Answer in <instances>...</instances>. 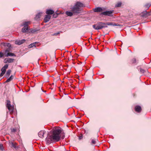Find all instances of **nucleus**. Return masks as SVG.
<instances>
[{"mask_svg":"<svg viewBox=\"0 0 151 151\" xmlns=\"http://www.w3.org/2000/svg\"><path fill=\"white\" fill-rule=\"evenodd\" d=\"M62 132V129L60 127H54L48 133L46 139V144L49 145L53 142L59 141L61 137L60 134Z\"/></svg>","mask_w":151,"mask_h":151,"instance_id":"nucleus-1","label":"nucleus"},{"mask_svg":"<svg viewBox=\"0 0 151 151\" xmlns=\"http://www.w3.org/2000/svg\"><path fill=\"white\" fill-rule=\"evenodd\" d=\"M83 6V4L80 2H77L75 6L70 8L71 12L67 11L65 13L68 16H72L73 14H77L80 12V8Z\"/></svg>","mask_w":151,"mask_h":151,"instance_id":"nucleus-2","label":"nucleus"},{"mask_svg":"<svg viewBox=\"0 0 151 151\" xmlns=\"http://www.w3.org/2000/svg\"><path fill=\"white\" fill-rule=\"evenodd\" d=\"M93 27L96 30L100 29L104 27H106L107 26H106V24L105 23L99 22L96 24L93 25Z\"/></svg>","mask_w":151,"mask_h":151,"instance_id":"nucleus-3","label":"nucleus"},{"mask_svg":"<svg viewBox=\"0 0 151 151\" xmlns=\"http://www.w3.org/2000/svg\"><path fill=\"white\" fill-rule=\"evenodd\" d=\"M30 22H24L23 23V25L24 26L22 29V31L23 32H26L28 29V25L30 24Z\"/></svg>","mask_w":151,"mask_h":151,"instance_id":"nucleus-4","label":"nucleus"},{"mask_svg":"<svg viewBox=\"0 0 151 151\" xmlns=\"http://www.w3.org/2000/svg\"><path fill=\"white\" fill-rule=\"evenodd\" d=\"M113 11H109L102 12L101 14L105 16H112Z\"/></svg>","mask_w":151,"mask_h":151,"instance_id":"nucleus-5","label":"nucleus"},{"mask_svg":"<svg viewBox=\"0 0 151 151\" xmlns=\"http://www.w3.org/2000/svg\"><path fill=\"white\" fill-rule=\"evenodd\" d=\"M6 106L8 109L9 110V111H10V113L11 114L12 111L13 109L11 105L10 102L9 101H7Z\"/></svg>","mask_w":151,"mask_h":151,"instance_id":"nucleus-6","label":"nucleus"},{"mask_svg":"<svg viewBox=\"0 0 151 151\" xmlns=\"http://www.w3.org/2000/svg\"><path fill=\"white\" fill-rule=\"evenodd\" d=\"M46 132L44 130H41L38 133V135L39 136L42 138L44 137V134Z\"/></svg>","mask_w":151,"mask_h":151,"instance_id":"nucleus-7","label":"nucleus"},{"mask_svg":"<svg viewBox=\"0 0 151 151\" xmlns=\"http://www.w3.org/2000/svg\"><path fill=\"white\" fill-rule=\"evenodd\" d=\"M14 59L11 58H6L4 60V62L5 63H11L14 62Z\"/></svg>","mask_w":151,"mask_h":151,"instance_id":"nucleus-8","label":"nucleus"},{"mask_svg":"<svg viewBox=\"0 0 151 151\" xmlns=\"http://www.w3.org/2000/svg\"><path fill=\"white\" fill-rule=\"evenodd\" d=\"M25 41V40L23 39L21 40H16L15 41V43L16 44L20 45L23 44Z\"/></svg>","mask_w":151,"mask_h":151,"instance_id":"nucleus-9","label":"nucleus"},{"mask_svg":"<svg viewBox=\"0 0 151 151\" xmlns=\"http://www.w3.org/2000/svg\"><path fill=\"white\" fill-rule=\"evenodd\" d=\"M51 18V16L50 15H46L45 17L44 21L46 23L48 22Z\"/></svg>","mask_w":151,"mask_h":151,"instance_id":"nucleus-10","label":"nucleus"},{"mask_svg":"<svg viewBox=\"0 0 151 151\" xmlns=\"http://www.w3.org/2000/svg\"><path fill=\"white\" fill-rule=\"evenodd\" d=\"M135 111L138 112H140L141 111V108L139 106H135Z\"/></svg>","mask_w":151,"mask_h":151,"instance_id":"nucleus-11","label":"nucleus"},{"mask_svg":"<svg viewBox=\"0 0 151 151\" xmlns=\"http://www.w3.org/2000/svg\"><path fill=\"white\" fill-rule=\"evenodd\" d=\"M54 12L51 9H47L46 12V13L47 14V15H49L50 14H52Z\"/></svg>","mask_w":151,"mask_h":151,"instance_id":"nucleus-12","label":"nucleus"},{"mask_svg":"<svg viewBox=\"0 0 151 151\" xmlns=\"http://www.w3.org/2000/svg\"><path fill=\"white\" fill-rule=\"evenodd\" d=\"M8 67V65L7 64L5 65L1 68V71L2 72L5 73L6 69Z\"/></svg>","mask_w":151,"mask_h":151,"instance_id":"nucleus-13","label":"nucleus"},{"mask_svg":"<svg viewBox=\"0 0 151 151\" xmlns=\"http://www.w3.org/2000/svg\"><path fill=\"white\" fill-rule=\"evenodd\" d=\"M93 11L95 12H101L102 11V9L101 7H98L94 9Z\"/></svg>","mask_w":151,"mask_h":151,"instance_id":"nucleus-14","label":"nucleus"},{"mask_svg":"<svg viewBox=\"0 0 151 151\" xmlns=\"http://www.w3.org/2000/svg\"><path fill=\"white\" fill-rule=\"evenodd\" d=\"M1 44L5 47H11V45L9 43L3 42L1 43Z\"/></svg>","mask_w":151,"mask_h":151,"instance_id":"nucleus-15","label":"nucleus"},{"mask_svg":"<svg viewBox=\"0 0 151 151\" xmlns=\"http://www.w3.org/2000/svg\"><path fill=\"white\" fill-rule=\"evenodd\" d=\"M42 14V13H38L35 17V19L36 20H38L41 17Z\"/></svg>","mask_w":151,"mask_h":151,"instance_id":"nucleus-16","label":"nucleus"},{"mask_svg":"<svg viewBox=\"0 0 151 151\" xmlns=\"http://www.w3.org/2000/svg\"><path fill=\"white\" fill-rule=\"evenodd\" d=\"M37 43V42H35L31 44L28 46V48H31L33 47H36V44Z\"/></svg>","mask_w":151,"mask_h":151,"instance_id":"nucleus-17","label":"nucleus"},{"mask_svg":"<svg viewBox=\"0 0 151 151\" xmlns=\"http://www.w3.org/2000/svg\"><path fill=\"white\" fill-rule=\"evenodd\" d=\"M15 56V55L13 53L9 52L7 53V54L6 55L5 57H7L9 56Z\"/></svg>","mask_w":151,"mask_h":151,"instance_id":"nucleus-18","label":"nucleus"},{"mask_svg":"<svg viewBox=\"0 0 151 151\" xmlns=\"http://www.w3.org/2000/svg\"><path fill=\"white\" fill-rule=\"evenodd\" d=\"M13 76L12 75L6 81V82H8L10 81L13 79Z\"/></svg>","mask_w":151,"mask_h":151,"instance_id":"nucleus-19","label":"nucleus"},{"mask_svg":"<svg viewBox=\"0 0 151 151\" xmlns=\"http://www.w3.org/2000/svg\"><path fill=\"white\" fill-rule=\"evenodd\" d=\"M98 141V140L97 139H92L91 141V144H95Z\"/></svg>","mask_w":151,"mask_h":151,"instance_id":"nucleus-20","label":"nucleus"},{"mask_svg":"<svg viewBox=\"0 0 151 151\" xmlns=\"http://www.w3.org/2000/svg\"><path fill=\"white\" fill-rule=\"evenodd\" d=\"M150 6L151 4H150L148 3L145 5V9H148L149 7H150Z\"/></svg>","mask_w":151,"mask_h":151,"instance_id":"nucleus-21","label":"nucleus"},{"mask_svg":"<svg viewBox=\"0 0 151 151\" xmlns=\"http://www.w3.org/2000/svg\"><path fill=\"white\" fill-rule=\"evenodd\" d=\"M9 50L8 49L5 50L4 53V54L5 56H6V55L7 54V53L9 52Z\"/></svg>","mask_w":151,"mask_h":151,"instance_id":"nucleus-22","label":"nucleus"},{"mask_svg":"<svg viewBox=\"0 0 151 151\" xmlns=\"http://www.w3.org/2000/svg\"><path fill=\"white\" fill-rule=\"evenodd\" d=\"M122 5V3L120 2H119L116 5H115V7H120Z\"/></svg>","mask_w":151,"mask_h":151,"instance_id":"nucleus-23","label":"nucleus"},{"mask_svg":"<svg viewBox=\"0 0 151 151\" xmlns=\"http://www.w3.org/2000/svg\"><path fill=\"white\" fill-rule=\"evenodd\" d=\"M11 72V71L10 70H8L6 73V75L8 76H9Z\"/></svg>","mask_w":151,"mask_h":151,"instance_id":"nucleus-24","label":"nucleus"},{"mask_svg":"<svg viewBox=\"0 0 151 151\" xmlns=\"http://www.w3.org/2000/svg\"><path fill=\"white\" fill-rule=\"evenodd\" d=\"M38 30V29H31V32L32 33H34L36 32Z\"/></svg>","mask_w":151,"mask_h":151,"instance_id":"nucleus-25","label":"nucleus"},{"mask_svg":"<svg viewBox=\"0 0 151 151\" xmlns=\"http://www.w3.org/2000/svg\"><path fill=\"white\" fill-rule=\"evenodd\" d=\"M12 146L14 148H16V143L12 142L11 143Z\"/></svg>","mask_w":151,"mask_h":151,"instance_id":"nucleus-26","label":"nucleus"},{"mask_svg":"<svg viewBox=\"0 0 151 151\" xmlns=\"http://www.w3.org/2000/svg\"><path fill=\"white\" fill-rule=\"evenodd\" d=\"M106 24V26H107V25H113L114 24H113L112 22H107L105 23Z\"/></svg>","mask_w":151,"mask_h":151,"instance_id":"nucleus-27","label":"nucleus"},{"mask_svg":"<svg viewBox=\"0 0 151 151\" xmlns=\"http://www.w3.org/2000/svg\"><path fill=\"white\" fill-rule=\"evenodd\" d=\"M61 32H59L57 33H54L52 35L53 36H57V35H59Z\"/></svg>","mask_w":151,"mask_h":151,"instance_id":"nucleus-28","label":"nucleus"},{"mask_svg":"<svg viewBox=\"0 0 151 151\" xmlns=\"http://www.w3.org/2000/svg\"><path fill=\"white\" fill-rule=\"evenodd\" d=\"M114 26H119V27H122V25L119 24H116V23L114 24Z\"/></svg>","mask_w":151,"mask_h":151,"instance_id":"nucleus-29","label":"nucleus"},{"mask_svg":"<svg viewBox=\"0 0 151 151\" xmlns=\"http://www.w3.org/2000/svg\"><path fill=\"white\" fill-rule=\"evenodd\" d=\"M3 150L4 148L3 145L2 144H0V150Z\"/></svg>","mask_w":151,"mask_h":151,"instance_id":"nucleus-30","label":"nucleus"},{"mask_svg":"<svg viewBox=\"0 0 151 151\" xmlns=\"http://www.w3.org/2000/svg\"><path fill=\"white\" fill-rule=\"evenodd\" d=\"M136 60L135 58H134L132 60V63H136Z\"/></svg>","mask_w":151,"mask_h":151,"instance_id":"nucleus-31","label":"nucleus"},{"mask_svg":"<svg viewBox=\"0 0 151 151\" xmlns=\"http://www.w3.org/2000/svg\"><path fill=\"white\" fill-rule=\"evenodd\" d=\"M4 55V53L2 52H0V58H1Z\"/></svg>","mask_w":151,"mask_h":151,"instance_id":"nucleus-32","label":"nucleus"},{"mask_svg":"<svg viewBox=\"0 0 151 151\" xmlns=\"http://www.w3.org/2000/svg\"><path fill=\"white\" fill-rule=\"evenodd\" d=\"M140 71L142 73H144L145 72V71L144 70L142 69H140Z\"/></svg>","mask_w":151,"mask_h":151,"instance_id":"nucleus-33","label":"nucleus"},{"mask_svg":"<svg viewBox=\"0 0 151 151\" xmlns=\"http://www.w3.org/2000/svg\"><path fill=\"white\" fill-rule=\"evenodd\" d=\"M82 138H83V135H81L79 137V139H82Z\"/></svg>","mask_w":151,"mask_h":151,"instance_id":"nucleus-34","label":"nucleus"},{"mask_svg":"<svg viewBox=\"0 0 151 151\" xmlns=\"http://www.w3.org/2000/svg\"><path fill=\"white\" fill-rule=\"evenodd\" d=\"M57 14H53V17L56 18L57 17Z\"/></svg>","mask_w":151,"mask_h":151,"instance_id":"nucleus-35","label":"nucleus"},{"mask_svg":"<svg viewBox=\"0 0 151 151\" xmlns=\"http://www.w3.org/2000/svg\"><path fill=\"white\" fill-rule=\"evenodd\" d=\"M5 73L2 72L0 74V76L1 77L3 76V75Z\"/></svg>","mask_w":151,"mask_h":151,"instance_id":"nucleus-36","label":"nucleus"},{"mask_svg":"<svg viewBox=\"0 0 151 151\" xmlns=\"http://www.w3.org/2000/svg\"><path fill=\"white\" fill-rule=\"evenodd\" d=\"M64 137H65V135L63 136V137H62V138L63 139H64Z\"/></svg>","mask_w":151,"mask_h":151,"instance_id":"nucleus-37","label":"nucleus"}]
</instances>
